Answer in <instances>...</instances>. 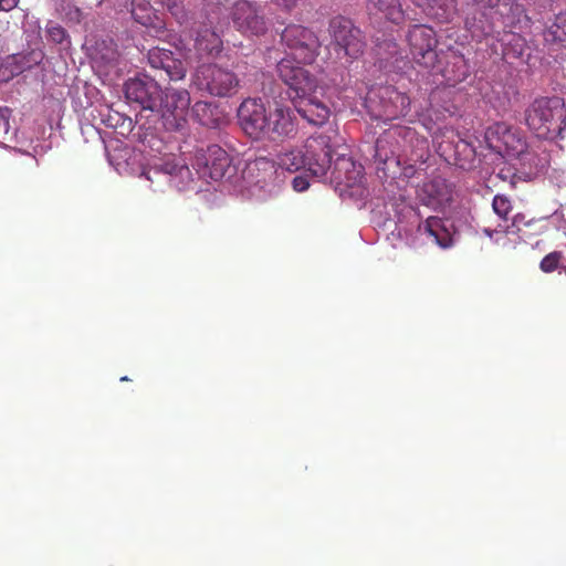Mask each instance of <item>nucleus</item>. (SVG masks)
I'll return each mask as SVG.
<instances>
[{"instance_id":"40","label":"nucleus","mask_w":566,"mask_h":566,"mask_svg":"<svg viewBox=\"0 0 566 566\" xmlns=\"http://www.w3.org/2000/svg\"><path fill=\"white\" fill-rule=\"evenodd\" d=\"M67 14L70 15L71 20H74L76 22H80L82 20V17H83L82 10L76 8V7L73 8Z\"/></svg>"},{"instance_id":"32","label":"nucleus","mask_w":566,"mask_h":566,"mask_svg":"<svg viewBox=\"0 0 566 566\" xmlns=\"http://www.w3.org/2000/svg\"><path fill=\"white\" fill-rule=\"evenodd\" d=\"M391 134L394 136L401 137L405 143H408L410 145H412L413 142H416L417 144L419 142L420 143L424 142V139H420L418 137L417 132L410 127H396V128L391 129Z\"/></svg>"},{"instance_id":"4","label":"nucleus","mask_w":566,"mask_h":566,"mask_svg":"<svg viewBox=\"0 0 566 566\" xmlns=\"http://www.w3.org/2000/svg\"><path fill=\"white\" fill-rule=\"evenodd\" d=\"M191 96L188 90L175 86L160 88L156 109L161 113L164 126L167 130H182L188 123Z\"/></svg>"},{"instance_id":"8","label":"nucleus","mask_w":566,"mask_h":566,"mask_svg":"<svg viewBox=\"0 0 566 566\" xmlns=\"http://www.w3.org/2000/svg\"><path fill=\"white\" fill-rule=\"evenodd\" d=\"M277 73L280 78L289 87V96L292 103L304 96L312 95L316 92L317 81L308 71L294 64L289 57H283L277 64Z\"/></svg>"},{"instance_id":"23","label":"nucleus","mask_w":566,"mask_h":566,"mask_svg":"<svg viewBox=\"0 0 566 566\" xmlns=\"http://www.w3.org/2000/svg\"><path fill=\"white\" fill-rule=\"evenodd\" d=\"M276 165L290 172H296L303 168L307 170V161L304 149L290 148L279 153L276 156Z\"/></svg>"},{"instance_id":"48","label":"nucleus","mask_w":566,"mask_h":566,"mask_svg":"<svg viewBox=\"0 0 566 566\" xmlns=\"http://www.w3.org/2000/svg\"><path fill=\"white\" fill-rule=\"evenodd\" d=\"M476 25H478V24H472V25H471L472 32H475Z\"/></svg>"},{"instance_id":"45","label":"nucleus","mask_w":566,"mask_h":566,"mask_svg":"<svg viewBox=\"0 0 566 566\" xmlns=\"http://www.w3.org/2000/svg\"><path fill=\"white\" fill-rule=\"evenodd\" d=\"M517 222H518V216H514L513 219H512V224L511 227H515L516 228V231L520 232L521 229L518 228L517 226Z\"/></svg>"},{"instance_id":"1","label":"nucleus","mask_w":566,"mask_h":566,"mask_svg":"<svg viewBox=\"0 0 566 566\" xmlns=\"http://www.w3.org/2000/svg\"><path fill=\"white\" fill-rule=\"evenodd\" d=\"M524 123L537 138H563L566 129L564 99L556 96L534 99L524 111Z\"/></svg>"},{"instance_id":"14","label":"nucleus","mask_w":566,"mask_h":566,"mask_svg":"<svg viewBox=\"0 0 566 566\" xmlns=\"http://www.w3.org/2000/svg\"><path fill=\"white\" fill-rule=\"evenodd\" d=\"M452 187L441 177H436L424 182L420 190V200L432 209H440L452 200Z\"/></svg>"},{"instance_id":"46","label":"nucleus","mask_w":566,"mask_h":566,"mask_svg":"<svg viewBox=\"0 0 566 566\" xmlns=\"http://www.w3.org/2000/svg\"><path fill=\"white\" fill-rule=\"evenodd\" d=\"M560 216L564 222L566 223V203L560 207Z\"/></svg>"},{"instance_id":"31","label":"nucleus","mask_w":566,"mask_h":566,"mask_svg":"<svg viewBox=\"0 0 566 566\" xmlns=\"http://www.w3.org/2000/svg\"><path fill=\"white\" fill-rule=\"evenodd\" d=\"M562 258H563V252H560V251L549 252L542 259L541 264H539L541 270L544 273L554 272L558 268Z\"/></svg>"},{"instance_id":"30","label":"nucleus","mask_w":566,"mask_h":566,"mask_svg":"<svg viewBox=\"0 0 566 566\" xmlns=\"http://www.w3.org/2000/svg\"><path fill=\"white\" fill-rule=\"evenodd\" d=\"M164 72L170 81H179L186 76L185 64L174 55H171L170 60H167V65L166 69H164Z\"/></svg>"},{"instance_id":"20","label":"nucleus","mask_w":566,"mask_h":566,"mask_svg":"<svg viewBox=\"0 0 566 566\" xmlns=\"http://www.w3.org/2000/svg\"><path fill=\"white\" fill-rule=\"evenodd\" d=\"M423 230L441 248H448L453 243V235L446 221L438 217H429L423 223Z\"/></svg>"},{"instance_id":"24","label":"nucleus","mask_w":566,"mask_h":566,"mask_svg":"<svg viewBox=\"0 0 566 566\" xmlns=\"http://www.w3.org/2000/svg\"><path fill=\"white\" fill-rule=\"evenodd\" d=\"M192 117L202 126L214 127L218 124L216 107L209 102H197L192 106Z\"/></svg>"},{"instance_id":"36","label":"nucleus","mask_w":566,"mask_h":566,"mask_svg":"<svg viewBox=\"0 0 566 566\" xmlns=\"http://www.w3.org/2000/svg\"><path fill=\"white\" fill-rule=\"evenodd\" d=\"M103 122L105 123L106 126L117 127L120 122H124V118L118 113H114V114L108 113L106 118L103 119Z\"/></svg>"},{"instance_id":"2","label":"nucleus","mask_w":566,"mask_h":566,"mask_svg":"<svg viewBox=\"0 0 566 566\" xmlns=\"http://www.w3.org/2000/svg\"><path fill=\"white\" fill-rule=\"evenodd\" d=\"M195 84L199 91L214 97H232L241 87V81L234 72L214 63L198 66Z\"/></svg>"},{"instance_id":"28","label":"nucleus","mask_w":566,"mask_h":566,"mask_svg":"<svg viewBox=\"0 0 566 566\" xmlns=\"http://www.w3.org/2000/svg\"><path fill=\"white\" fill-rule=\"evenodd\" d=\"M172 53L170 50L161 48H153L148 51V63L154 70L164 71L167 65V60L171 59Z\"/></svg>"},{"instance_id":"27","label":"nucleus","mask_w":566,"mask_h":566,"mask_svg":"<svg viewBox=\"0 0 566 566\" xmlns=\"http://www.w3.org/2000/svg\"><path fill=\"white\" fill-rule=\"evenodd\" d=\"M376 53L385 63L399 61V44L394 39H386L377 44Z\"/></svg>"},{"instance_id":"10","label":"nucleus","mask_w":566,"mask_h":566,"mask_svg":"<svg viewBox=\"0 0 566 566\" xmlns=\"http://www.w3.org/2000/svg\"><path fill=\"white\" fill-rule=\"evenodd\" d=\"M231 19L235 29L243 34H263L268 30V22L260 8L248 1L238 0L231 11Z\"/></svg>"},{"instance_id":"49","label":"nucleus","mask_w":566,"mask_h":566,"mask_svg":"<svg viewBox=\"0 0 566 566\" xmlns=\"http://www.w3.org/2000/svg\"><path fill=\"white\" fill-rule=\"evenodd\" d=\"M120 381H128V378L127 377H122Z\"/></svg>"},{"instance_id":"7","label":"nucleus","mask_w":566,"mask_h":566,"mask_svg":"<svg viewBox=\"0 0 566 566\" xmlns=\"http://www.w3.org/2000/svg\"><path fill=\"white\" fill-rule=\"evenodd\" d=\"M192 168L201 178L218 181L226 177L231 169L230 155L219 145H208L197 148L192 159Z\"/></svg>"},{"instance_id":"21","label":"nucleus","mask_w":566,"mask_h":566,"mask_svg":"<svg viewBox=\"0 0 566 566\" xmlns=\"http://www.w3.org/2000/svg\"><path fill=\"white\" fill-rule=\"evenodd\" d=\"M491 207H493V211L500 217L504 224H497L496 229L484 228L483 232L490 238H492L494 233L509 231L510 227L506 224V222L510 219V214L513 210V205L509 196L495 195L493 197V202H491Z\"/></svg>"},{"instance_id":"3","label":"nucleus","mask_w":566,"mask_h":566,"mask_svg":"<svg viewBox=\"0 0 566 566\" xmlns=\"http://www.w3.org/2000/svg\"><path fill=\"white\" fill-rule=\"evenodd\" d=\"M328 33L337 56L343 54L352 63L364 54L366 42L363 31L350 19L344 15L333 17L328 22Z\"/></svg>"},{"instance_id":"16","label":"nucleus","mask_w":566,"mask_h":566,"mask_svg":"<svg viewBox=\"0 0 566 566\" xmlns=\"http://www.w3.org/2000/svg\"><path fill=\"white\" fill-rule=\"evenodd\" d=\"M292 105L300 116L311 125L321 126L327 122L331 115L329 107L314 94L294 99Z\"/></svg>"},{"instance_id":"35","label":"nucleus","mask_w":566,"mask_h":566,"mask_svg":"<svg viewBox=\"0 0 566 566\" xmlns=\"http://www.w3.org/2000/svg\"><path fill=\"white\" fill-rule=\"evenodd\" d=\"M268 168L273 169L274 164L265 159V157H259L253 164L249 166L250 170L256 169V170H266Z\"/></svg>"},{"instance_id":"42","label":"nucleus","mask_w":566,"mask_h":566,"mask_svg":"<svg viewBox=\"0 0 566 566\" xmlns=\"http://www.w3.org/2000/svg\"><path fill=\"white\" fill-rule=\"evenodd\" d=\"M476 30H479L482 34L486 35V34L492 33V25L489 22L481 23V24L476 25Z\"/></svg>"},{"instance_id":"26","label":"nucleus","mask_w":566,"mask_h":566,"mask_svg":"<svg viewBox=\"0 0 566 566\" xmlns=\"http://www.w3.org/2000/svg\"><path fill=\"white\" fill-rule=\"evenodd\" d=\"M453 69L449 66L441 71L442 76L450 83L457 84L467 80L469 70L462 55H453Z\"/></svg>"},{"instance_id":"34","label":"nucleus","mask_w":566,"mask_h":566,"mask_svg":"<svg viewBox=\"0 0 566 566\" xmlns=\"http://www.w3.org/2000/svg\"><path fill=\"white\" fill-rule=\"evenodd\" d=\"M11 109L6 106H0V134H7L10 127L9 119Z\"/></svg>"},{"instance_id":"18","label":"nucleus","mask_w":566,"mask_h":566,"mask_svg":"<svg viewBox=\"0 0 566 566\" xmlns=\"http://www.w3.org/2000/svg\"><path fill=\"white\" fill-rule=\"evenodd\" d=\"M366 8L369 15L376 19H385L394 24L405 20L401 0H367Z\"/></svg>"},{"instance_id":"17","label":"nucleus","mask_w":566,"mask_h":566,"mask_svg":"<svg viewBox=\"0 0 566 566\" xmlns=\"http://www.w3.org/2000/svg\"><path fill=\"white\" fill-rule=\"evenodd\" d=\"M130 13L136 22L146 27L156 35L165 32L166 22L158 11L151 7L149 0H132Z\"/></svg>"},{"instance_id":"39","label":"nucleus","mask_w":566,"mask_h":566,"mask_svg":"<svg viewBox=\"0 0 566 566\" xmlns=\"http://www.w3.org/2000/svg\"><path fill=\"white\" fill-rule=\"evenodd\" d=\"M473 1L484 8H495L501 2V0H473Z\"/></svg>"},{"instance_id":"37","label":"nucleus","mask_w":566,"mask_h":566,"mask_svg":"<svg viewBox=\"0 0 566 566\" xmlns=\"http://www.w3.org/2000/svg\"><path fill=\"white\" fill-rule=\"evenodd\" d=\"M292 187L298 192H302L308 188V181L304 177H294V180H292Z\"/></svg>"},{"instance_id":"44","label":"nucleus","mask_w":566,"mask_h":566,"mask_svg":"<svg viewBox=\"0 0 566 566\" xmlns=\"http://www.w3.org/2000/svg\"><path fill=\"white\" fill-rule=\"evenodd\" d=\"M32 55V61L38 64L40 62V60L42 59V53H31Z\"/></svg>"},{"instance_id":"9","label":"nucleus","mask_w":566,"mask_h":566,"mask_svg":"<svg viewBox=\"0 0 566 566\" xmlns=\"http://www.w3.org/2000/svg\"><path fill=\"white\" fill-rule=\"evenodd\" d=\"M307 161V171L315 177H323L332 165L331 137L326 134H314L303 145Z\"/></svg>"},{"instance_id":"19","label":"nucleus","mask_w":566,"mask_h":566,"mask_svg":"<svg viewBox=\"0 0 566 566\" xmlns=\"http://www.w3.org/2000/svg\"><path fill=\"white\" fill-rule=\"evenodd\" d=\"M412 2L428 17L440 22L451 20L457 10L455 0H412Z\"/></svg>"},{"instance_id":"33","label":"nucleus","mask_w":566,"mask_h":566,"mask_svg":"<svg viewBox=\"0 0 566 566\" xmlns=\"http://www.w3.org/2000/svg\"><path fill=\"white\" fill-rule=\"evenodd\" d=\"M46 33L55 43H62L67 35L66 30L62 25L52 22L46 25Z\"/></svg>"},{"instance_id":"22","label":"nucleus","mask_w":566,"mask_h":566,"mask_svg":"<svg viewBox=\"0 0 566 566\" xmlns=\"http://www.w3.org/2000/svg\"><path fill=\"white\" fill-rule=\"evenodd\" d=\"M222 39L214 30L205 28L201 29L195 40V46L201 54L207 56H216L222 50Z\"/></svg>"},{"instance_id":"38","label":"nucleus","mask_w":566,"mask_h":566,"mask_svg":"<svg viewBox=\"0 0 566 566\" xmlns=\"http://www.w3.org/2000/svg\"><path fill=\"white\" fill-rule=\"evenodd\" d=\"M19 0H0V10L10 11L15 8Z\"/></svg>"},{"instance_id":"25","label":"nucleus","mask_w":566,"mask_h":566,"mask_svg":"<svg viewBox=\"0 0 566 566\" xmlns=\"http://www.w3.org/2000/svg\"><path fill=\"white\" fill-rule=\"evenodd\" d=\"M544 40L549 43L566 41V14L555 15L544 31Z\"/></svg>"},{"instance_id":"13","label":"nucleus","mask_w":566,"mask_h":566,"mask_svg":"<svg viewBox=\"0 0 566 566\" xmlns=\"http://www.w3.org/2000/svg\"><path fill=\"white\" fill-rule=\"evenodd\" d=\"M297 133V124L292 108L279 102H274L268 116L264 137L273 140L293 137Z\"/></svg>"},{"instance_id":"11","label":"nucleus","mask_w":566,"mask_h":566,"mask_svg":"<svg viewBox=\"0 0 566 566\" xmlns=\"http://www.w3.org/2000/svg\"><path fill=\"white\" fill-rule=\"evenodd\" d=\"M160 88L158 83L148 76L130 78L124 84L126 99L149 111L156 109Z\"/></svg>"},{"instance_id":"41","label":"nucleus","mask_w":566,"mask_h":566,"mask_svg":"<svg viewBox=\"0 0 566 566\" xmlns=\"http://www.w3.org/2000/svg\"><path fill=\"white\" fill-rule=\"evenodd\" d=\"M507 3H504V6H506ZM510 10L515 14V15H520L522 12H523V8L521 4H518L517 2H514V1H510Z\"/></svg>"},{"instance_id":"15","label":"nucleus","mask_w":566,"mask_h":566,"mask_svg":"<svg viewBox=\"0 0 566 566\" xmlns=\"http://www.w3.org/2000/svg\"><path fill=\"white\" fill-rule=\"evenodd\" d=\"M157 169L170 177V182L179 190L187 189L193 182L191 172L186 159L171 155L164 157Z\"/></svg>"},{"instance_id":"43","label":"nucleus","mask_w":566,"mask_h":566,"mask_svg":"<svg viewBox=\"0 0 566 566\" xmlns=\"http://www.w3.org/2000/svg\"><path fill=\"white\" fill-rule=\"evenodd\" d=\"M339 164H342L344 166H354V164L349 159H344V157L336 160V165H339Z\"/></svg>"},{"instance_id":"6","label":"nucleus","mask_w":566,"mask_h":566,"mask_svg":"<svg viewBox=\"0 0 566 566\" xmlns=\"http://www.w3.org/2000/svg\"><path fill=\"white\" fill-rule=\"evenodd\" d=\"M283 44L298 64H312L319 52L321 42L316 33L302 24H289L282 32Z\"/></svg>"},{"instance_id":"5","label":"nucleus","mask_w":566,"mask_h":566,"mask_svg":"<svg viewBox=\"0 0 566 566\" xmlns=\"http://www.w3.org/2000/svg\"><path fill=\"white\" fill-rule=\"evenodd\" d=\"M407 43L413 63L426 70H433L438 63V38L436 31L424 24H413L408 29Z\"/></svg>"},{"instance_id":"12","label":"nucleus","mask_w":566,"mask_h":566,"mask_svg":"<svg viewBox=\"0 0 566 566\" xmlns=\"http://www.w3.org/2000/svg\"><path fill=\"white\" fill-rule=\"evenodd\" d=\"M269 114L260 98H247L238 108V119L247 134L254 138L264 137Z\"/></svg>"},{"instance_id":"47","label":"nucleus","mask_w":566,"mask_h":566,"mask_svg":"<svg viewBox=\"0 0 566 566\" xmlns=\"http://www.w3.org/2000/svg\"><path fill=\"white\" fill-rule=\"evenodd\" d=\"M161 1V4L168 7V8H171V4H172V0H160Z\"/></svg>"},{"instance_id":"29","label":"nucleus","mask_w":566,"mask_h":566,"mask_svg":"<svg viewBox=\"0 0 566 566\" xmlns=\"http://www.w3.org/2000/svg\"><path fill=\"white\" fill-rule=\"evenodd\" d=\"M118 53L115 45L109 42L102 41L95 53V61H101L103 65H111L117 59Z\"/></svg>"}]
</instances>
